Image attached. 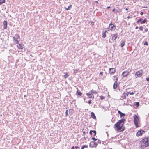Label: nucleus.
<instances>
[{"label": "nucleus", "mask_w": 149, "mask_h": 149, "mask_svg": "<svg viewBox=\"0 0 149 149\" xmlns=\"http://www.w3.org/2000/svg\"><path fill=\"white\" fill-rule=\"evenodd\" d=\"M73 70H74V73L75 72V70L74 69H73Z\"/></svg>", "instance_id": "13d9d810"}, {"label": "nucleus", "mask_w": 149, "mask_h": 149, "mask_svg": "<svg viewBox=\"0 0 149 149\" xmlns=\"http://www.w3.org/2000/svg\"><path fill=\"white\" fill-rule=\"evenodd\" d=\"M139 29L140 30L142 31L143 30V27L142 26H141L139 27Z\"/></svg>", "instance_id": "a878e982"}, {"label": "nucleus", "mask_w": 149, "mask_h": 149, "mask_svg": "<svg viewBox=\"0 0 149 149\" xmlns=\"http://www.w3.org/2000/svg\"><path fill=\"white\" fill-rule=\"evenodd\" d=\"M143 14V13L142 12H141L140 13V14L141 15H142Z\"/></svg>", "instance_id": "a18cd8bd"}, {"label": "nucleus", "mask_w": 149, "mask_h": 149, "mask_svg": "<svg viewBox=\"0 0 149 149\" xmlns=\"http://www.w3.org/2000/svg\"><path fill=\"white\" fill-rule=\"evenodd\" d=\"M88 103L89 104H91V100H89L88 101Z\"/></svg>", "instance_id": "58836bf2"}, {"label": "nucleus", "mask_w": 149, "mask_h": 149, "mask_svg": "<svg viewBox=\"0 0 149 149\" xmlns=\"http://www.w3.org/2000/svg\"><path fill=\"white\" fill-rule=\"evenodd\" d=\"M114 78H116V79H115L116 81H115L117 82V81L118 80V78L116 77L115 76H114Z\"/></svg>", "instance_id": "e433bc0d"}, {"label": "nucleus", "mask_w": 149, "mask_h": 149, "mask_svg": "<svg viewBox=\"0 0 149 149\" xmlns=\"http://www.w3.org/2000/svg\"><path fill=\"white\" fill-rule=\"evenodd\" d=\"M3 27L4 29H5L7 25V21H4L3 22Z\"/></svg>", "instance_id": "4468645a"}, {"label": "nucleus", "mask_w": 149, "mask_h": 149, "mask_svg": "<svg viewBox=\"0 0 149 149\" xmlns=\"http://www.w3.org/2000/svg\"><path fill=\"white\" fill-rule=\"evenodd\" d=\"M72 5H70L67 8L66 7H65L64 8L66 10H68L70 9V8L71 7Z\"/></svg>", "instance_id": "aec40b11"}, {"label": "nucleus", "mask_w": 149, "mask_h": 149, "mask_svg": "<svg viewBox=\"0 0 149 149\" xmlns=\"http://www.w3.org/2000/svg\"><path fill=\"white\" fill-rule=\"evenodd\" d=\"M143 73L142 70H140L136 72L135 73V76L136 78L138 77H141Z\"/></svg>", "instance_id": "20e7f679"}, {"label": "nucleus", "mask_w": 149, "mask_h": 149, "mask_svg": "<svg viewBox=\"0 0 149 149\" xmlns=\"http://www.w3.org/2000/svg\"><path fill=\"white\" fill-rule=\"evenodd\" d=\"M144 45H148V43L146 41L144 43Z\"/></svg>", "instance_id": "473e14b6"}, {"label": "nucleus", "mask_w": 149, "mask_h": 149, "mask_svg": "<svg viewBox=\"0 0 149 149\" xmlns=\"http://www.w3.org/2000/svg\"><path fill=\"white\" fill-rule=\"evenodd\" d=\"M119 85V83L116 81H115L114 84L113 88L114 89L116 88Z\"/></svg>", "instance_id": "ddd939ff"}, {"label": "nucleus", "mask_w": 149, "mask_h": 149, "mask_svg": "<svg viewBox=\"0 0 149 149\" xmlns=\"http://www.w3.org/2000/svg\"><path fill=\"white\" fill-rule=\"evenodd\" d=\"M74 146H72V147L71 148V149H74Z\"/></svg>", "instance_id": "09e8293b"}, {"label": "nucleus", "mask_w": 149, "mask_h": 149, "mask_svg": "<svg viewBox=\"0 0 149 149\" xmlns=\"http://www.w3.org/2000/svg\"><path fill=\"white\" fill-rule=\"evenodd\" d=\"M118 36L117 34L114 35L112 37V40L113 41L115 40L117 38Z\"/></svg>", "instance_id": "f3484780"}, {"label": "nucleus", "mask_w": 149, "mask_h": 149, "mask_svg": "<svg viewBox=\"0 0 149 149\" xmlns=\"http://www.w3.org/2000/svg\"><path fill=\"white\" fill-rule=\"evenodd\" d=\"M82 93L81 92H80V91H77L76 92V94L77 95H78L80 96H81L82 95Z\"/></svg>", "instance_id": "6ab92c4d"}, {"label": "nucleus", "mask_w": 149, "mask_h": 149, "mask_svg": "<svg viewBox=\"0 0 149 149\" xmlns=\"http://www.w3.org/2000/svg\"><path fill=\"white\" fill-rule=\"evenodd\" d=\"M89 92H91V93L92 94L93 93L95 94L97 93V92L93 90H91Z\"/></svg>", "instance_id": "393cba45"}, {"label": "nucleus", "mask_w": 149, "mask_h": 149, "mask_svg": "<svg viewBox=\"0 0 149 149\" xmlns=\"http://www.w3.org/2000/svg\"><path fill=\"white\" fill-rule=\"evenodd\" d=\"M129 93L130 95H133L134 94V93L133 92H128V94Z\"/></svg>", "instance_id": "f704fd0d"}, {"label": "nucleus", "mask_w": 149, "mask_h": 149, "mask_svg": "<svg viewBox=\"0 0 149 149\" xmlns=\"http://www.w3.org/2000/svg\"><path fill=\"white\" fill-rule=\"evenodd\" d=\"M91 92H89L88 93H87L86 94V95L89 98H94V96L91 93Z\"/></svg>", "instance_id": "9d476101"}, {"label": "nucleus", "mask_w": 149, "mask_h": 149, "mask_svg": "<svg viewBox=\"0 0 149 149\" xmlns=\"http://www.w3.org/2000/svg\"><path fill=\"white\" fill-rule=\"evenodd\" d=\"M115 8H114V9H113V10H112V12H115Z\"/></svg>", "instance_id": "3c124183"}, {"label": "nucleus", "mask_w": 149, "mask_h": 149, "mask_svg": "<svg viewBox=\"0 0 149 149\" xmlns=\"http://www.w3.org/2000/svg\"><path fill=\"white\" fill-rule=\"evenodd\" d=\"M75 148L76 149L79 148V147L78 146H75Z\"/></svg>", "instance_id": "49530a36"}, {"label": "nucleus", "mask_w": 149, "mask_h": 149, "mask_svg": "<svg viewBox=\"0 0 149 149\" xmlns=\"http://www.w3.org/2000/svg\"><path fill=\"white\" fill-rule=\"evenodd\" d=\"M68 75L67 74H66L64 76V77L65 78H67L68 76Z\"/></svg>", "instance_id": "bb28decb"}, {"label": "nucleus", "mask_w": 149, "mask_h": 149, "mask_svg": "<svg viewBox=\"0 0 149 149\" xmlns=\"http://www.w3.org/2000/svg\"><path fill=\"white\" fill-rule=\"evenodd\" d=\"M116 72V70L114 68H111L109 69V72L110 74H114Z\"/></svg>", "instance_id": "f8f14e48"}, {"label": "nucleus", "mask_w": 149, "mask_h": 149, "mask_svg": "<svg viewBox=\"0 0 149 149\" xmlns=\"http://www.w3.org/2000/svg\"><path fill=\"white\" fill-rule=\"evenodd\" d=\"M140 143L141 147L143 148L149 146V141L148 138H145L142 139L140 141Z\"/></svg>", "instance_id": "f03ea898"}, {"label": "nucleus", "mask_w": 149, "mask_h": 149, "mask_svg": "<svg viewBox=\"0 0 149 149\" xmlns=\"http://www.w3.org/2000/svg\"><path fill=\"white\" fill-rule=\"evenodd\" d=\"M5 2V0H0V5L4 3Z\"/></svg>", "instance_id": "4be33fe9"}, {"label": "nucleus", "mask_w": 149, "mask_h": 149, "mask_svg": "<svg viewBox=\"0 0 149 149\" xmlns=\"http://www.w3.org/2000/svg\"><path fill=\"white\" fill-rule=\"evenodd\" d=\"M136 135L137 136H138L141 135V132H139V131H138L136 134Z\"/></svg>", "instance_id": "412c9836"}, {"label": "nucleus", "mask_w": 149, "mask_h": 149, "mask_svg": "<svg viewBox=\"0 0 149 149\" xmlns=\"http://www.w3.org/2000/svg\"><path fill=\"white\" fill-rule=\"evenodd\" d=\"M118 113L120 115L121 114V113H122L120 111L118 110Z\"/></svg>", "instance_id": "a19ab883"}, {"label": "nucleus", "mask_w": 149, "mask_h": 149, "mask_svg": "<svg viewBox=\"0 0 149 149\" xmlns=\"http://www.w3.org/2000/svg\"><path fill=\"white\" fill-rule=\"evenodd\" d=\"M91 116L93 119H96V116L95 114L93 112H92L91 113Z\"/></svg>", "instance_id": "dca6fc26"}, {"label": "nucleus", "mask_w": 149, "mask_h": 149, "mask_svg": "<svg viewBox=\"0 0 149 149\" xmlns=\"http://www.w3.org/2000/svg\"><path fill=\"white\" fill-rule=\"evenodd\" d=\"M107 32V31H103L102 32V37L103 38H105L106 37V32Z\"/></svg>", "instance_id": "2eb2a0df"}, {"label": "nucleus", "mask_w": 149, "mask_h": 149, "mask_svg": "<svg viewBox=\"0 0 149 149\" xmlns=\"http://www.w3.org/2000/svg\"><path fill=\"white\" fill-rule=\"evenodd\" d=\"M97 3H98V1H95Z\"/></svg>", "instance_id": "bf43d9fd"}, {"label": "nucleus", "mask_w": 149, "mask_h": 149, "mask_svg": "<svg viewBox=\"0 0 149 149\" xmlns=\"http://www.w3.org/2000/svg\"><path fill=\"white\" fill-rule=\"evenodd\" d=\"M127 18L129 19L130 18V17L129 16H128L127 17Z\"/></svg>", "instance_id": "5fc2aeb1"}, {"label": "nucleus", "mask_w": 149, "mask_h": 149, "mask_svg": "<svg viewBox=\"0 0 149 149\" xmlns=\"http://www.w3.org/2000/svg\"><path fill=\"white\" fill-rule=\"evenodd\" d=\"M139 131V132H141V135L142 134V133L145 132L143 130H140Z\"/></svg>", "instance_id": "2f4dec72"}, {"label": "nucleus", "mask_w": 149, "mask_h": 149, "mask_svg": "<svg viewBox=\"0 0 149 149\" xmlns=\"http://www.w3.org/2000/svg\"><path fill=\"white\" fill-rule=\"evenodd\" d=\"M125 113H122L120 115V117L121 118L122 117L125 116Z\"/></svg>", "instance_id": "c756f323"}, {"label": "nucleus", "mask_w": 149, "mask_h": 149, "mask_svg": "<svg viewBox=\"0 0 149 149\" xmlns=\"http://www.w3.org/2000/svg\"><path fill=\"white\" fill-rule=\"evenodd\" d=\"M24 47V45L19 44V49H22Z\"/></svg>", "instance_id": "a211bd4d"}, {"label": "nucleus", "mask_w": 149, "mask_h": 149, "mask_svg": "<svg viewBox=\"0 0 149 149\" xmlns=\"http://www.w3.org/2000/svg\"><path fill=\"white\" fill-rule=\"evenodd\" d=\"M96 134H94V136H95L96 135Z\"/></svg>", "instance_id": "052dcab7"}, {"label": "nucleus", "mask_w": 149, "mask_h": 149, "mask_svg": "<svg viewBox=\"0 0 149 149\" xmlns=\"http://www.w3.org/2000/svg\"><path fill=\"white\" fill-rule=\"evenodd\" d=\"M125 41H123L120 44V46L121 47H123L125 45Z\"/></svg>", "instance_id": "5701e85b"}, {"label": "nucleus", "mask_w": 149, "mask_h": 149, "mask_svg": "<svg viewBox=\"0 0 149 149\" xmlns=\"http://www.w3.org/2000/svg\"><path fill=\"white\" fill-rule=\"evenodd\" d=\"M129 72L127 71H125L122 74V76L123 77H126L128 74Z\"/></svg>", "instance_id": "9b49d317"}, {"label": "nucleus", "mask_w": 149, "mask_h": 149, "mask_svg": "<svg viewBox=\"0 0 149 149\" xmlns=\"http://www.w3.org/2000/svg\"><path fill=\"white\" fill-rule=\"evenodd\" d=\"M68 110H66L65 111V115L66 116H68Z\"/></svg>", "instance_id": "7c9ffc66"}, {"label": "nucleus", "mask_w": 149, "mask_h": 149, "mask_svg": "<svg viewBox=\"0 0 149 149\" xmlns=\"http://www.w3.org/2000/svg\"><path fill=\"white\" fill-rule=\"evenodd\" d=\"M97 145V144L96 142L92 141L90 143L89 146L91 148L95 147Z\"/></svg>", "instance_id": "0eeeda50"}, {"label": "nucleus", "mask_w": 149, "mask_h": 149, "mask_svg": "<svg viewBox=\"0 0 149 149\" xmlns=\"http://www.w3.org/2000/svg\"><path fill=\"white\" fill-rule=\"evenodd\" d=\"M126 121L125 119H123L119 120L114 125V128L116 130H121L123 131L124 130V128H123V125L124 124V121Z\"/></svg>", "instance_id": "f257e3e1"}, {"label": "nucleus", "mask_w": 149, "mask_h": 149, "mask_svg": "<svg viewBox=\"0 0 149 149\" xmlns=\"http://www.w3.org/2000/svg\"><path fill=\"white\" fill-rule=\"evenodd\" d=\"M125 10H128V8H126V9H125Z\"/></svg>", "instance_id": "6e6d98bb"}, {"label": "nucleus", "mask_w": 149, "mask_h": 149, "mask_svg": "<svg viewBox=\"0 0 149 149\" xmlns=\"http://www.w3.org/2000/svg\"><path fill=\"white\" fill-rule=\"evenodd\" d=\"M110 8V6H108V7H107V9H109V8Z\"/></svg>", "instance_id": "8fccbe9b"}, {"label": "nucleus", "mask_w": 149, "mask_h": 149, "mask_svg": "<svg viewBox=\"0 0 149 149\" xmlns=\"http://www.w3.org/2000/svg\"><path fill=\"white\" fill-rule=\"evenodd\" d=\"M135 104L136 106L138 107L139 106V103L138 102H135Z\"/></svg>", "instance_id": "c85d7f7f"}, {"label": "nucleus", "mask_w": 149, "mask_h": 149, "mask_svg": "<svg viewBox=\"0 0 149 149\" xmlns=\"http://www.w3.org/2000/svg\"><path fill=\"white\" fill-rule=\"evenodd\" d=\"M103 72H100V75H101L102 76V75H103Z\"/></svg>", "instance_id": "37998d69"}, {"label": "nucleus", "mask_w": 149, "mask_h": 149, "mask_svg": "<svg viewBox=\"0 0 149 149\" xmlns=\"http://www.w3.org/2000/svg\"><path fill=\"white\" fill-rule=\"evenodd\" d=\"M134 123L135 124V125L136 127H139L138 124L139 122V117L136 115H134Z\"/></svg>", "instance_id": "7ed1b4c3"}, {"label": "nucleus", "mask_w": 149, "mask_h": 149, "mask_svg": "<svg viewBox=\"0 0 149 149\" xmlns=\"http://www.w3.org/2000/svg\"><path fill=\"white\" fill-rule=\"evenodd\" d=\"M143 19L142 18H140L138 20L137 22V23H138L139 22H140L141 24H143L145 23L146 22H147V20L146 19H144L142 21V20Z\"/></svg>", "instance_id": "1a4fd4ad"}, {"label": "nucleus", "mask_w": 149, "mask_h": 149, "mask_svg": "<svg viewBox=\"0 0 149 149\" xmlns=\"http://www.w3.org/2000/svg\"><path fill=\"white\" fill-rule=\"evenodd\" d=\"M88 147V146L87 145H84L83 146L81 147V149H84V148H87Z\"/></svg>", "instance_id": "b1692460"}, {"label": "nucleus", "mask_w": 149, "mask_h": 149, "mask_svg": "<svg viewBox=\"0 0 149 149\" xmlns=\"http://www.w3.org/2000/svg\"><path fill=\"white\" fill-rule=\"evenodd\" d=\"M138 26H136L135 27V29H137L138 28Z\"/></svg>", "instance_id": "864d4df0"}, {"label": "nucleus", "mask_w": 149, "mask_h": 149, "mask_svg": "<svg viewBox=\"0 0 149 149\" xmlns=\"http://www.w3.org/2000/svg\"><path fill=\"white\" fill-rule=\"evenodd\" d=\"M92 139L94 141H96L97 140V139H96L95 137H92Z\"/></svg>", "instance_id": "c9c22d12"}, {"label": "nucleus", "mask_w": 149, "mask_h": 149, "mask_svg": "<svg viewBox=\"0 0 149 149\" xmlns=\"http://www.w3.org/2000/svg\"><path fill=\"white\" fill-rule=\"evenodd\" d=\"M93 132L95 134H96V132L95 130H93Z\"/></svg>", "instance_id": "ea45409f"}, {"label": "nucleus", "mask_w": 149, "mask_h": 149, "mask_svg": "<svg viewBox=\"0 0 149 149\" xmlns=\"http://www.w3.org/2000/svg\"><path fill=\"white\" fill-rule=\"evenodd\" d=\"M83 134L85 135L86 134V132L85 131L83 132Z\"/></svg>", "instance_id": "de8ad7c7"}, {"label": "nucleus", "mask_w": 149, "mask_h": 149, "mask_svg": "<svg viewBox=\"0 0 149 149\" xmlns=\"http://www.w3.org/2000/svg\"><path fill=\"white\" fill-rule=\"evenodd\" d=\"M93 132V130H90L89 132L90 134L91 135H92V133Z\"/></svg>", "instance_id": "4c0bfd02"}, {"label": "nucleus", "mask_w": 149, "mask_h": 149, "mask_svg": "<svg viewBox=\"0 0 149 149\" xmlns=\"http://www.w3.org/2000/svg\"><path fill=\"white\" fill-rule=\"evenodd\" d=\"M18 38L19 36L18 35H15V36L13 37V41L15 45V44H18L19 43V41L18 40Z\"/></svg>", "instance_id": "423d86ee"}, {"label": "nucleus", "mask_w": 149, "mask_h": 149, "mask_svg": "<svg viewBox=\"0 0 149 149\" xmlns=\"http://www.w3.org/2000/svg\"><path fill=\"white\" fill-rule=\"evenodd\" d=\"M148 29L147 28H146V29H145V31L146 32H147L148 31Z\"/></svg>", "instance_id": "c03bdc74"}, {"label": "nucleus", "mask_w": 149, "mask_h": 149, "mask_svg": "<svg viewBox=\"0 0 149 149\" xmlns=\"http://www.w3.org/2000/svg\"><path fill=\"white\" fill-rule=\"evenodd\" d=\"M146 80L148 81H149V77L146 78Z\"/></svg>", "instance_id": "79ce46f5"}, {"label": "nucleus", "mask_w": 149, "mask_h": 149, "mask_svg": "<svg viewBox=\"0 0 149 149\" xmlns=\"http://www.w3.org/2000/svg\"><path fill=\"white\" fill-rule=\"evenodd\" d=\"M98 142L99 143H101V141H100V140H98Z\"/></svg>", "instance_id": "603ef678"}, {"label": "nucleus", "mask_w": 149, "mask_h": 149, "mask_svg": "<svg viewBox=\"0 0 149 149\" xmlns=\"http://www.w3.org/2000/svg\"><path fill=\"white\" fill-rule=\"evenodd\" d=\"M109 27L110 28V30L111 31H114L116 28V26L112 24V22H111L109 25Z\"/></svg>", "instance_id": "39448f33"}, {"label": "nucleus", "mask_w": 149, "mask_h": 149, "mask_svg": "<svg viewBox=\"0 0 149 149\" xmlns=\"http://www.w3.org/2000/svg\"><path fill=\"white\" fill-rule=\"evenodd\" d=\"M24 97H26V95H24Z\"/></svg>", "instance_id": "4d7b16f0"}, {"label": "nucleus", "mask_w": 149, "mask_h": 149, "mask_svg": "<svg viewBox=\"0 0 149 149\" xmlns=\"http://www.w3.org/2000/svg\"><path fill=\"white\" fill-rule=\"evenodd\" d=\"M73 111V110L72 109H70L69 110V113H70L71 112H72Z\"/></svg>", "instance_id": "72a5a7b5"}, {"label": "nucleus", "mask_w": 149, "mask_h": 149, "mask_svg": "<svg viewBox=\"0 0 149 149\" xmlns=\"http://www.w3.org/2000/svg\"><path fill=\"white\" fill-rule=\"evenodd\" d=\"M128 95V92L127 93H123V94L122 95V96H121L120 98V100H123L124 99H125L126 97Z\"/></svg>", "instance_id": "6e6552de"}, {"label": "nucleus", "mask_w": 149, "mask_h": 149, "mask_svg": "<svg viewBox=\"0 0 149 149\" xmlns=\"http://www.w3.org/2000/svg\"><path fill=\"white\" fill-rule=\"evenodd\" d=\"M100 98L101 100H103L105 98V97L103 96H101L100 97Z\"/></svg>", "instance_id": "cd10ccee"}]
</instances>
